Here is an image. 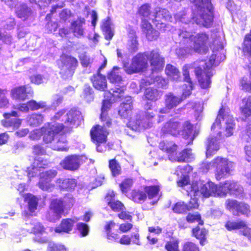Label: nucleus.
<instances>
[{
  "mask_svg": "<svg viewBox=\"0 0 251 251\" xmlns=\"http://www.w3.org/2000/svg\"><path fill=\"white\" fill-rule=\"evenodd\" d=\"M110 83L114 85V88H111L104 93V99L102 101L100 119L103 123L104 126L97 125L91 130L90 134L93 141L96 144L103 143L106 141L107 131L105 127H109L111 125V120L107 116V112L109 109L111 104L119 99L123 100L119 107V114L123 118H129L127 125L133 130H141L150 128L154 122V118L156 112L153 111L151 107L152 104L148 102L146 105L145 112L139 111L135 118L132 119L130 116L132 113V100L130 96L124 97L125 86L124 79H109Z\"/></svg>",
  "mask_w": 251,
  "mask_h": 251,
  "instance_id": "obj_1",
  "label": "nucleus"
},
{
  "mask_svg": "<svg viewBox=\"0 0 251 251\" xmlns=\"http://www.w3.org/2000/svg\"><path fill=\"white\" fill-rule=\"evenodd\" d=\"M211 0H193L192 8L193 17L189 20L186 17L185 10L176 13L174 17L176 21L184 24L185 27L177 32L182 44L189 43L195 52L205 54L208 50V42L209 36L205 32L193 35L189 30L191 25L195 23L197 25L205 27H210L213 22V6Z\"/></svg>",
  "mask_w": 251,
  "mask_h": 251,
  "instance_id": "obj_2",
  "label": "nucleus"
},
{
  "mask_svg": "<svg viewBox=\"0 0 251 251\" xmlns=\"http://www.w3.org/2000/svg\"><path fill=\"white\" fill-rule=\"evenodd\" d=\"M235 126L234 121L229 114L228 110L221 108L215 122L211 126V130L217 135H210L206 143L207 157L212 156L219 149L220 140L222 137H229L233 134Z\"/></svg>",
  "mask_w": 251,
  "mask_h": 251,
  "instance_id": "obj_3",
  "label": "nucleus"
},
{
  "mask_svg": "<svg viewBox=\"0 0 251 251\" xmlns=\"http://www.w3.org/2000/svg\"><path fill=\"white\" fill-rule=\"evenodd\" d=\"M150 63L152 73H158L163 70L165 59L159 53L158 50H153L143 53H138L133 59L132 63L128 67L124 65V70L128 74H132L144 71Z\"/></svg>",
  "mask_w": 251,
  "mask_h": 251,
  "instance_id": "obj_4",
  "label": "nucleus"
},
{
  "mask_svg": "<svg viewBox=\"0 0 251 251\" xmlns=\"http://www.w3.org/2000/svg\"><path fill=\"white\" fill-rule=\"evenodd\" d=\"M211 36L213 38V54L209 59L208 64L204 63L194 70L195 75L199 78H211L214 73L212 67L218 66L226 59L223 38L218 33H214Z\"/></svg>",
  "mask_w": 251,
  "mask_h": 251,
  "instance_id": "obj_5",
  "label": "nucleus"
},
{
  "mask_svg": "<svg viewBox=\"0 0 251 251\" xmlns=\"http://www.w3.org/2000/svg\"><path fill=\"white\" fill-rule=\"evenodd\" d=\"M243 188L236 182L232 180H227L219 185L209 181L201 186V193L205 197L210 196L225 197L228 192L237 197L243 193Z\"/></svg>",
  "mask_w": 251,
  "mask_h": 251,
  "instance_id": "obj_6",
  "label": "nucleus"
},
{
  "mask_svg": "<svg viewBox=\"0 0 251 251\" xmlns=\"http://www.w3.org/2000/svg\"><path fill=\"white\" fill-rule=\"evenodd\" d=\"M65 128L59 124L52 125L44 136V142L50 143L53 150L67 151L69 147L65 133L68 131H65Z\"/></svg>",
  "mask_w": 251,
  "mask_h": 251,
  "instance_id": "obj_7",
  "label": "nucleus"
},
{
  "mask_svg": "<svg viewBox=\"0 0 251 251\" xmlns=\"http://www.w3.org/2000/svg\"><path fill=\"white\" fill-rule=\"evenodd\" d=\"M180 126V123L176 119H171L162 127L161 134H170L174 136L180 134L183 138L189 140L187 143L190 144L197 135L196 132H193L192 125L187 121L183 125L181 130Z\"/></svg>",
  "mask_w": 251,
  "mask_h": 251,
  "instance_id": "obj_8",
  "label": "nucleus"
},
{
  "mask_svg": "<svg viewBox=\"0 0 251 251\" xmlns=\"http://www.w3.org/2000/svg\"><path fill=\"white\" fill-rule=\"evenodd\" d=\"M65 110H61L57 112L52 118V122L48 125H54L59 124L62 125L63 127L65 128V131H69L74 126L79 125L82 119L81 113L79 111L72 109L65 114Z\"/></svg>",
  "mask_w": 251,
  "mask_h": 251,
  "instance_id": "obj_9",
  "label": "nucleus"
},
{
  "mask_svg": "<svg viewBox=\"0 0 251 251\" xmlns=\"http://www.w3.org/2000/svg\"><path fill=\"white\" fill-rule=\"evenodd\" d=\"M74 202V199L70 194L63 199L52 200L50 204V211L47 216L48 219L51 222L58 220L64 212V208H70L73 205Z\"/></svg>",
  "mask_w": 251,
  "mask_h": 251,
  "instance_id": "obj_10",
  "label": "nucleus"
},
{
  "mask_svg": "<svg viewBox=\"0 0 251 251\" xmlns=\"http://www.w3.org/2000/svg\"><path fill=\"white\" fill-rule=\"evenodd\" d=\"M183 83L182 86L183 92L181 98L174 96L171 93L165 95V104L171 109L176 107L191 94V90L193 87L191 79H183Z\"/></svg>",
  "mask_w": 251,
  "mask_h": 251,
  "instance_id": "obj_11",
  "label": "nucleus"
},
{
  "mask_svg": "<svg viewBox=\"0 0 251 251\" xmlns=\"http://www.w3.org/2000/svg\"><path fill=\"white\" fill-rule=\"evenodd\" d=\"M234 163L226 158L218 157L215 159V177L217 180L229 175L234 168Z\"/></svg>",
  "mask_w": 251,
  "mask_h": 251,
  "instance_id": "obj_12",
  "label": "nucleus"
},
{
  "mask_svg": "<svg viewBox=\"0 0 251 251\" xmlns=\"http://www.w3.org/2000/svg\"><path fill=\"white\" fill-rule=\"evenodd\" d=\"M57 64L61 69L60 73L64 74L67 77H70L74 73L78 65V61L75 57L65 55L60 57Z\"/></svg>",
  "mask_w": 251,
  "mask_h": 251,
  "instance_id": "obj_13",
  "label": "nucleus"
},
{
  "mask_svg": "<svg viewBox=\"0 0 251 251\" xmlns=\"http://www.w3.org/2000/svg\"><path fill=\"white\" fill-rule=\"evenodd\" d=\"M92 161L91 159H88L85 155H72L66 157L60 164L65 170L75 171L78 169L81 164Z\"/></svg>",
  "mask_w": 251,
  "mask_h": 251,
  "instance_id": "obj_14",
  "label": "nucleus"
},
{
  "mask_svg": "<svg viewBox=\"0 0 251 251\" xmlns=\"http://www.w3.org/2000/svg\"><path fill=\"white\" fill-rule=\"evenodd\" d=\"M3 116L4 119L1 121V124L7 129L13 131L18 129L21 126L22 120L18 118L20 115L16 111L4 113Z\"/></svg>",
  "mask_w": 251,
  "mask_h": 251,
  "instance_id": "obj_15",
  "label": "nucleus"
},
{
  "mask_svg": "<svg viewBox=\"0 0 251 251\" xmlns=\"http://www.w3.org/2000/svg\"><path fill=\"white\" fill-rule=\"evenodd\" d=\"M226 209L231 211L233 215H238L239 214L248 217L251 210L249 205L242 202H238L236 200H227L226 202Z\"/></svg>",
  "mask_w": 251,
  "mask_h": 251,
  "instance_id": "obj_16",
  "label": "nucleus"
},
{
  "mask_svg": "<svg viewBox=\"0 0 251 251\" xmlns=\"http://www.w3.org/2000/svg\"><path fill=\"white\" fill-rule=\"evenodd\" d=\"M56 175L57 172L54 170H50L41 173L38 183L39 187L43 190L51 191L54 187L51 181Z\"/></svg>",
  "mask_w": 251,
  "mask_h": 251,
  "instance_id": "obj_17",
  "label": "nucleus"
},
{
  "mask_svg": "<svg viewBox=\"0 0 251 251\" xmlns=\"http://www.w3.org/2000/svg\"><path fill=\"white\" fill-rule=\"evenodd\" d=\"M226 228L229 231L240 230V232L251 241V228L249 227L244 221H227L225 225Z\"/></svg>",
  "mask_w": 251,
  "mask_h": 251,
  "instance_id": "obj_18",
  "label": "nucleus"
},
{
  "mask_svg": "<svg viewBox=\"0 0 251 251\" xmlns=\"http://www.w3.org/2000/svg\"><path fill=\"white\" fill-rule=\"evenodd\" d=\"M11 95L13 99L24 101L33 96V91L28 85L21 86L12 89Z\"/></svg>",
  "mask_w": 251,
  "mask_h": 251,
  "instance_id": "obj_19",
  "label": "nucleus"
},
{
  "mask_svg": "<svg viewBox=\"0 0 251 251\" xmlns=\"http://www.w3.org/2000/svg\"><path fill=\"white\" fill-rule=\"evenodd\" d=\"M204 184H203L201 182H193L192 184L191 185V190L190 192H188V190L187 192L188 193V195H190L191 196L192 195H193L194 196V198L191 199V201L189 202V203L188 205H187L188 207H189V210H190L192 208H197L199 206V204L198 203V199L196 197V196H199L202 195L203 197H205V196L201 194V186H202ZM205 198H206L205 197Z\"/></svg>",
  "mask_w": 251,
  "mask_h": 251,
  "instance_id": "obj_20",
  "label": "nucleus"
},
{
  "mask_svg": "<svg viewBox=\"0 0 251 251\" xmlns=\"http://www.w3.org/2000/svg\"><path fill=\"white\" fill-rule=\"evenodd\" d=\"M192 171V168L189 165L184 166H178L176 171V174L179 176L177 181L179 186L183 187L187 185L190 181L188 174Z\"/></svg>",
  "mask_w": 251,
  "mask_h": 251,
  "instance_id": "obj_21",
  "label": "nucleus"
},
{
  "mask_svg": "<svg viewBox=\"0 0 251 251\" xmlns=\"http://www.w3.org/2000/svg\"><path fill=\"white\" fill-rule=\"evenodd\" d=\"M47 161L44 160L41 157L36 158L33 164L27 168V176L29 180H31V178L36 176L40 172V169L45 168L47 165Z\"/></svg>",
  "mask_w": 251,
  "mask_h": 251,
  "instance_id": "obj_22",
  "label": "nucleus"
},
{
  "mask_svg": "<svg viewBox=\"0 0 251 251\" xmlns=\"http://www.w3.org/2000/svg\"><path fill=\"white\" fill-rule=\"evenodd\" d=\"M141 27L142 31L146 34V37L149 41L156 40L159 36L158 31L154 29L148 20H143Z\"/></svg>",
  "mask_w": 251,
  "mask_h": 251,
  "instance_id": "obj_23",
  "label": "nucleus"
},
{
  "mask_svg": "<svg viewBox=\"0 0 251 251\" xmlns=\"http://www.w3.org/2000/svg\"><path fill=\"white\" fill-rule=\"evenodd\" d=\"M154 18L152 19L153 23H156L157 25L160 24L161 26L158 28H162L164 26V24L163 21L170 20L171 18L169 12L166 9L156 8L155 9V14L153 16Z\"/></svg>",
  "mask_w": 251,
  "mask_h": 251,
  "instance_id": "obj_24",
  "label": "nucleus"
},
{
  "mask_svg": "<svg viewBox=\"0 0 251 251\" xmlns=\"http://www.w3.org/2000/svg\"><path fill=\"white\" fill-rule=\"evenodd\" d=\"M85 19L79 17L71 23V29L74 35L78 38L83 37L84 34V27Z\"/></svg>",
  "mask_w": 251,
  "mask_h": 251,
  "instance_id": "obj_25",
  "label": "nucleus"
},
{
  "mask_svg": "<svg viewBox=\"0 0 251 251\" xmlns=\"http://www.w3.org/2000/svg\"><path fill=\"white\" fill-rule=\"evenodd\" d=\"M194 158V156L191 150L186 149L180 152L178 155H176V153L175 155L170 156L169 160L172 162H190Z\"/></svg>",
  "mask_w": 251,
  "mask_h": 251,
  "instance_id": "obj_26",
  "label": "nucleus"
},
{
  "mask_svg": "<svg viewBox=\"0 0 251 251\" xmlns=\"http://www.w3.org/2000/svg\"><path fill=\"white\" fill-rule=\"evenodd\" d=\"M162 95V92L153 87H149L145 89L143 99L155 101L160 99Z\"/></svg>",
  "mask_w": 251,
  "mask_h": 251,
  "instance_id": "obj_27",
  "label": "nucleus"
},
{
  "mask_svg": "<svg viewBox=\"0 0 251 251\" xmlns=\"http://www.w3.org/2000/svg\"><path fill=\"white\" fill-rule=\"evenodd\" d=\"M16 13L17 16L24 21L33 17L32 11L25 4H21L17 7Z\"/></svg>",
  "mask_w": 251,
  "mask_h": 251,
  "instance_id": "obj_28",
  "label": "nucleus"
},
{
  "mask_svg": "<svg viewBox=\"0 0 251 251\" xmlns=\"http://www.w3.org/2000/svg\"><path fill=\"white\" fill-rule=\"evenodd\" d=\"M159 149L166 152L169 159L170 156L175 155L177 149V146L172 141H163L159 143Z\"/></svg>",
  "mask_w": 251,
  "mask_h": 251,
  "instance_id": "obj_29",
  "label": "nucleus"
},
{
  "mask_svg": "<svg viewBox=\"0 0 251 251\" xmlns=\"http://www.w3.org/2000/svg\"><path fill=\"white\" fill-rule=\"evenodd\" d=\"M56 184L61 189L71 190L75 188L76 182L74 179L59 178L56 180Z\"/></svg>",
  "mask_w": 251,
  "mask_h": 251,
  "instance_id": "obj_30",
  "label": "nucleus"
},
{
  "mask_svg": "<svg viewBox=\"0 0 251 251\" xmlns=\"http://www.w3.org/2000/svg\"><path fill=\"white\" fill-rule=\"evenodd\" d=\"M75 222L70 219L63 220L61 223L55 229L56 233H69L71 231L74 226Z\"/></svg>",
  "mask_w": 251,
  "mask_h": 251,
  "instance_id": "obj_31",
  "label": "nucleus"
},
{
  "mask_svg": "<svg viewBox=\"0 0 251 251\" xmlns=\"http://www.w3.org/2000/svg\"><path fill=\"white\" fill-rule=\"evenodd\" d=\"M81 99L87 103H90L94 100L95 93L93 88L88 85H85L80 95Z\"/></svg>",
  "mask_w": 251,
  "mask_h": 251,
  "instance_id": "obj_32",
  "label": "nucleus"
},
{
  "mask_svg": "<svg viewBox=\"0 0 251 251\" xmlns=\"http://www.w3.org/2000/svg\"><path fill=\"white\" fill-rule=\"evenodd\" d=\"M169 79H141V86L144 87L153 84L158 88L166 89L168 87Z\"/></svg>",
  "mask_w": 251,
  "mask_h": 251,
  "instance_id": "obj_33",
  "label": "nucleus"
},
{
  "mask_svg": "<svg viewBox=\"0 0 251 251\" xmlns=\"http://www.w3.org/2000/svg\"><path fill=\"white\" fill-rule=\"evenodd\" d=\"M178 38L179 44L182 45H184V47L176 49V54L179 58H181L185 57L188 54H192L194 52L191 47L189 46V43L182 44L181 42V38L179 37Z\"/></svg>",
  "mask_w": 251,
  "mask_h": 251,
  "instance_id": "obj_34",
  "label": "nucleus"
},
{
  "mask_svg": "<svg viewBox=\"0 0 251 251\" xmlns=\"http://www.w3.org/2000/svg\"><path fill=\"white\" fill-rule=\"evenodd\" d=\"M25 201L28 203V209L30 213L34 212L37 209L38 203V198L31 194H26L24 196Z\"/></svg>",
  "mask_w": 251,
  "mask_h": 251,
  "instance_id": "obj_35",
  "label": "nucleus"
},
{
  "mask_svg": "<svg viewBox=\"0 0 251 251\" xmlns=\"http://www.w3.org/2000/svg\"><path fill=\"white\" fill-rule=\"evenodd\" d=\"M160 190L159 185H153L150 186H146L145 191L148 195L150 199H155L156 200L152 202V204H154L159 200L158 193Z\"/></svg>",
  "mask_w": 251,
  "mask_h": 251,
  "instance_id": "obj_36",
  "label": "nucleus"
},
{
  "mask_svg": "<svg viewBox=\"0 0 251 251\" xmlns=\"http://www.w3.org/2000/svg\"><path fill=\"white\" fill-rule=\"evenodd\" d=\"M243 51L245 55L251 63V30L250 33L247 34L245 37Z\"/></svg>",
  "mask_w": 251,
  "mask_h": 251,
  "instance_id": "obj_37",
  "label": "nucleus"
},
{
  "mask_svg": "<svg viewBox=\"0 0 251 251\" xmlns=\"http://www.w3.org/2000/svg\"><path fill=\"white\" fill-rule=\"evenodd\" d=\"M131 199L137 203H141L147 199V194L145 191L140 190H134L131 193Z\"/></svg>",
  "mask_w": 251,
  "mask_h": 251,
  "instance_id": "obj_38",
  "label": "nucleus"
},
{
  "mask_svg": "<svg viewBox=\"0 0 251 251\" xmlns=\"http://www.w3.org/2000/svg\"><path fill=\"white\" fill-rule=\"evenodd\" d=\"M44 121V117L41 114H33L27 118V121L30 126H37L40 125Z\"/></svg>",
  "mask_w": 251,
  "mask_h": 251,
  "instance_id": "obj_39",
  "label": "nucleus"
},
{
  "mask_svg": "<svg viewBox=\"0 0 251 251\" xmlns=\"http://www.w3.org/2000/svg\"><path fill=\"white\" fill-rule=\"evenodd\" d=\"M52 126V125H46L40 129H35L31 131L29 135V137L32 140H38L42 135H44L47 132V130Z\"/></svg>",
  "mask_w": 251,
  "mask_h": 251,
  "instance_id": "obj_40",
  "label": "nucleus"
},
{
  "mask_svg": "<svg viewBox=\"0 0 251 251\" xmlns=\"http://www.w3.org/2000/svg\"><path fill=\"white\" fill-rule=\"evenodd\" d=\"M242 113L246 117L251 115V96L245 98L242 100V104L241 106Z\"/></svg>",
  "mask_w": 251,
  "mask_h": 251,
  "instance_id": "obj_41",
  "label": "nucleus"
},
{
  "mask_svg": "<svg viewBox=\"0 0 251 251\" xmlns=\"http://www.w3.org/2000/svg\"><path fill=\"white\" fill-rule=\"evenodd\" d=\"M193 235L200 240V243L201 245H204L205 242V236L207 231L204 228H201L199 226L193 229Z\"/></svg>",
  "mask_w": 251,
  "mask_h": 251,
  "instance_id": "obj_42",
  "label": "nucleus"
},
{
  "mask_svg": "<svg viewBox=\"0 0 251 251\" xmlns=\"http://www.w3.org/2000/svg\"><path fill=\"white\" fill-rule=\"evenodd\" d=\"M165 72L166 75L173 78H178L180 76V72L178 69L172 64H167L166 66Z\"/></svg>",
  "mask_w": 251,
  "mask_h": 251,
  "instance_id": "obj_43",
  "label": "nucleus"
},
{
  "mask_svg": "<svg viewBox=\"0 0 251 251\" xmlns=\"http://www.w3.org/2000/svg\"><path fill=\"white\" fill-rule=\"evenodd\" d=\"M102 29L104 32L105 39L107 40L111 39L113 36V33L112 31L111 22L109 18L103 22L102 25Z\"/></svg>",
  "mask_w": 251,
  "mask_h": 251,
  "instance_id": "obj_44",
  "label": "nucleus"
},
{
  "mask_svg": "<svg viewBox=\"0 0 251 251\" xmlns=\"http://www.w3.org/2000/svg\"><path fill=\"white\" fill-rule=\"evenodd\" d=\"M139 15L142 17V20H146L151 15V6L148 3H145L141 6L138 11Z\"/></svg>",
  "mask_w": 251,
  "mask_h": 251,
  "instance_id": "obj_45",
  "label": "nucleus"
},
{
  "mask_svg": "<svg viewBox=\"0 0 251 251\" xmlns=\"http://www.w3.org/2000/svg\"><path fill=\"white\" fill-rule=\"evenodd\" d=\"M130 34V36L129 37L130 40L128 43V49L131 52H135L137 51L138 49V43L137 40V37L135 34V32L133 31H131V32Z\"/></svg>",
  "mask_w": 251,
  "mask_h": 251,
  "instance_id": "obj_46",
  "label": "nucleus"
},
{
  "mask_svg": "<svg viewBox=\"0 0 251 251\" xmlns=\"http://www.w3.org/2000/svg\"><path fill=\"white\" fill-rule=\"evenodd\" d=\"M109 167L113 176H115L121 174V166L115 159H112L109 161Z\"/></svg>",
  "mask_w": 251,
  "mask_h": 251,
  "instance_id": "obj_47",
  "label": "nucleus"
},
{
  "mask_svg": "<svg viewBox=\"0 0 251 251\" xmlns=\"http://www.w3.org/2000/svg\"><path fill=\"white\" fill-rule=\"evenodd\" d=\"M94 88L98 90L104 91L108 87L106 79H92Z\"/></svg>",
  "mask_w": 251,
  "mask_h": 251,
  "instance_id": "obj_48",
  "label": "nucleus"
},
{
  "mask_svg": "<svg viewBox=\"0 0 251 251\" xmlns=\"http://www.w3.org/2000/svg\"><path fill=\"white\" fill-rule=\"evenodd\" d=\"M28 109L34 111L40 108H44L46 106V102L40 101L37 102L34 100H30L27 102Z\"/></svg>",
  "mask_w": 251,
  "mask_h": 251,
  "instance_id": "obj_49",
  "label": "nucleus"
},
{
  "mask_svg": "<svg viewBox=\"0 0 251 251\" xmlns=\"http://www.w3.org/2000/svg\"><path fill=\"white\" fill-rule=\"evenodd\" d=\"M173 210L175 213L182 214L189 210L187 205L185 204L184 202L179 201L175 204Z\"/></svg>",
  "mask_w": 251,
  "mask_h": 251,
  "instance_id": "obj_50",
  "label": "nucleus"
},
{
  "mask_svg": "<svg viewBox=\"0 0 251 251\" xmlns=\"http://www.w3.org/2000/svg\"><path fill=\"white\" fill-rule=\"evenodd\" d=\"M108 203L111 209L115 211H122L124 208L123 204L119 201L110 200Z\"/></svg>",
  "mask_w": 251,
  "mask_h": 251,
  "instance_id": "obj_51",
  "label": "nucleus"
},
{
  "mask_svg": "<svg viewBox=\"0 0 251 251\" xmlns=\"http://www.w3.org/2000/svg\"><path fill=\"white\" fill-rule=\"evenodd\" d=\"M122 68L115 66L112 70L108 74L107 78H122L121 70Z\"/></svg>",
  "mask_w": 251,
  "mask_h": 251,
  "instance_id": "obj_52",
  "label": "nucleus"
},
{
  "mask_svg": "<svg viewBox=\"0 0 251 251\" xmlns=\"http://www.w3.org/2000/svg\"><path fill=\"white\" fill-rule=\"evenodd\" d=\"M186 219L189 223H195L198 222L199 225L202 226L203 225V222L201 220V217L199 214H190L189 213Z\"/></svg>",
  "mask_w": 251,
  "mask_h": 251,
  "instance_id": "obj_53",
  "label": "nucleus"
},
{
  "mask_svg": "<svg viewBox=\"0 0 251 251\" xmlns=\"http://www.w3.org/2000/svg\"><path fill=\"white\" fill-rule=\"evenodd\" d=\"M16 25L15 19L13 18L10 17L5 21H2L1 23V26L5 29L10 30L13 29Z\"/></svg>",
  "mask_w": 251,
  "mask_h": 251,
  "instance_id": "obj_54",
  "label": "nucleus"
},
{
  "mask_svg": "<svg viewBox=\"0 0 251 251\" xmlns=\"http://www.w3.org/2000/svg\"><path fill=\"white\" fill-rule=\"evenodd\" d=\"M77 228L82 236L84 237L88 234L89 228L87 224L79 223L77 225Z\"/></svg>",
  "mask_w": 251,
  "mask_h": 251,
  "instance_id": "obj_55",
  "label": "nucleus"
},
{
  "mask_svg": "<svg viewBox=\"0 0 251 251\" xmlns=\"http://www.w3.org/2000/svg\"><path fill=\"white\" fill-rule=\"evenodd\" d=\"M132 179L129 178L126 179L120 185L122 192L123 193L126 192L132 186Z\"/></svg>",
  "mask_w": 251,
  "mask_h": 251,
  "instance_id": "obj_56",
  "label": "nucleus"
},
{
  "mask_svg": "<svg viewBox=\"0 0 251 251\" xmlns=\"http://www.w3.org/2000/svg\"><path fill=\"white\" fill-rule=\"evenodd\" d=\"M193 109L195 111V116L196 117V120H199L200 117L201 116V113L202 111L203 106L202 104L199 102L198 103L195 102L192 105Z\"/></svg>",
  "mask_w": 251,
  "mask_h": 251,
  "instance_id": "obj_57",
  "label": "nucleus"
},
{
  "mask_svg": "<svg viewBox=\"0 0 251 251\" xmlns=\"http://www.w3.org/2000/svg\"><path fill=\"white\" fill-rule=\"evenodd\" d=\"M48 251H66V249L63 245L50 243L49 244Z\"/></svg>",
  "mask_w": 251,
  "mask_h": 251,
  "instance_id": "obj_58",
  "label": "nucleus"
},
{
  "mask_svg": "<svg viewBox=\"0 0 251 251\" xmlns=\"http://www.w3.org/2000/svg\"><path fill=\"white\" fill-rule=\"evenodd\" d=\"M0 40L5 44H10L12 41L11 36L0 28Z\"/></svg>",
  "mask_w": 251,
  "mask_h": 251,
  "instance_id": "obj_59",
  "label": "nucleus"
},
{
  "mask_svg": "<svg viewBox=\"0 0 251 251\" xmlns=\"http://www.w3.org/2000/svg\"><path fill=\"white\" fill-rule=\"evenodd\" d=\"M45 229V228L41 223H36L34 225V226L32 228V232L35 234L43 235L46 232Z\"/></svg>",
  "mask_w": 251,
  "mask_h": 251,
  "instance_id": "obj_60",
  "label": "nucleus"
},
{
  "mask_svg": "<svg viewBox=\"0 0 251 251\" xmlns=\"http://www.w3.org/2000/svg\"><path fill=\"white\" fill-rule=\"evenodd\" d=\"M130 244H135L137 246H141L142 243L140 241V235L138 233H134L130 236Z\"/></svg>",
  "mask_w": 251,
  "mask_h": 251,
  "instance_id": "obj_61",
  "label": "nucleus"
},
{
  "mask_svg": "<svg viewBox=\"0 0 251 251\" xmlns=\"http://www.w3.org/2000/svg\"><path fill=\"white\" fill-rule=\"evenodd\" d=\"M81 64L84 67H87L90 63V58L85 53H82L79 56Z\"/></svg>",
  "mask_w": 251,
  "mask_h": 251,
  "instance_id": "obj_62",
  "label": "nucleus"
},
{
  "mask_svg": "<svg viewBox=\"0 0 251 251\" xmlns=\"http://www.w3.org/2000/svg\"><path fill=\"white\" fill-rule=\"evenodd\" d=\"M241 83L243 90L251 92V79H242Z\"/></svg>",
  "mask_w": 251,
  "mask_h": 251,
  "instance_id": "obj_63",
  "label": "nucleus"
},
{
  "mask_svg": "<svg viewBox=\"0 0 251 251\" xmlns=\"http://www.w3.org/2000/svg\"><path fill=\"white\" fill-rule=\"evenodd\" d=\"M183 251H199V249L195 244L188 242L184 245Z\"/></svg>",
  "mask_w": 251,
  "mask_h": 251,
  "instance_id": "obj_64",
  "label": "nucleus"
}]
</instances>
